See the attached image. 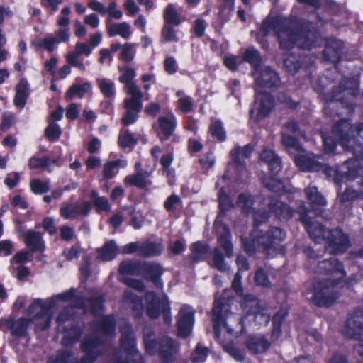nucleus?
I'll list each match as a JSON object with an SVG mask.
<instances>
[{
	"instance_id": "nucleus-1",
	"label": "nucleus",
	"mask_w": 363,
	"mask_h": 363,
	"mask_svg": "<svg viewBox=\"0 0 363 363\" xmlns=\"http://www.w3.org/2000/svg\"><path fill=\"white\" fill-rule=\"evenodd\" d=\"M253 203L250 195L242 194L238 197V206L245 213L253 215L255 227L250 233V240L241 237V241L244 250L247 253H253L257 250L265 252L269 255H273L282 251L280 247L285 238V233L279 228H272L266 233L263 234L259 230L257 225L264 223L269 218V213L266 211H255L250 208Z\"/></svg>"
},
{
	"instance_id": "nucleus-2",
	"label": "nucleus",
	"mask_w": 363,
	"mask_h": 363,
	"mask_svg": "<svg viewBox=\"0 0 363 363\" xmlns=\"http://www.w3.org/2000/svg\"><path fill=\"white\" fill-rule=\"evenodd\" d=\"M272 34L277 35L280 48L283 50H289L294 45L309 50L318 45L321 41L316 32L300 29L296 18H267L260 28L259 35Z\"/></svg>"
},
{
	"instance_id": "nucleus-3",
	"label": "nucleus",
	"mask_w": 363,
	"mask_h": 363,
	"mask_svg": "<svg viewBox=\"0 0 363 363\" xmlns=\"http://www.w3.org/2000/svg\"><path fill=\"white\" fill-rule=\"evenodd\" d=\"M228 292V290L224 291L222 298L216 296L212 309L214 333L224 350L235 360L242 361L244 359L243 352L228 342L243 333L244 319L230 312L229 301L226 299Z\"/></svg>"
},
{
	"instance_id": "nucleus-4",
	"label": "nucleus",
	"mask_w": 363,
	"mask_h": 363,
	"mask_svg": "<svg viewBox=\"0 0 363 363\" xmlns=\"http://www.w3.org/2000/svg\"><path fill=\"white\" fill-rule=\"evenodd\" d=\"M115 325V320L112 315L101 317L99 320L91 323L93 333L82 344L84 357L80 362L73 361L70 352L66 350L50 357L48 363H93L101 354V345L103 341L113 334Z\"/></svg>"
},
{
	"instance_id": "nucleus-5",
	"label": "nucleus",
	"mask_w": 363,
	"mask_h": 363,
	"mask_svg": "<svg viewBox=\"0 0 363 363\" xmlns=\"http://www.w3.org/2000/svg\"><path fill=\"white\" fill-rule=\"evenodd\" d=\"M342 149L352 155L342 166L347 169L345 177L354 179L363 173V122L353 125L349 119L342 118Z\"/></svg>"
},
{
	"instance_id": "nucleus-6",
	"label": "nucleus",
	"mask_w": 363,
	"mask_h": 363,
	"mask_svg": "<svg viewBox=\"0 0 363 363\" xmlns=\"http://www.w3.org/2000/svg\"><path fill=\"white\" fill-rule=\"evenodd\" d=\"M253 150V146L247 145L243 147H236L230 152L232 161L229 162L225 174L216 183V186L219 189L218 197L221 212L228 211L233 207L230 198L225 193L224 185L229 180L245 181L249 177V172L245 164V160L248 158Z\"/></svg>"
},
{
	"instance_id": "nucleus-7",
	"label": "nucleus",
	"mask_w": 363,
	"mask_h": 363,
	"mask_svg": "<svg viewBox=\"0 0 363 363\" xmlns=\"http://www.w3.org/2000/svg\"><path fill=\"white\" fill-rule=\"evenodd\" d=\"M282 143L289 153L294 155V162L301 170L304 172H322L328 180L333 182L337 185L340 184V177L338 170L319 162L313 154L305 152L296 138L284 133L282 134Z\"/></svg>"
},
{
	"instance_id": "nucleus-8",
	"label": "nucleus",
	"mask_w": 363,
	"mask_h": 363,
	"mask_svg": "<svg viewBox=\"0 0 363 363\" xmlns=\"http://www.w3.org/2000/svg\"><path fill=\"white\" fill-rule=\"evenodd\" d=\"M74 295L75 289H71L46 300H34L28 310V315L32 317L30 321L38 330L47 329L51 324L54 311L61 306V303L72 301Z\"/></svg>"
},
{
	"instance_id": "nucleus-9",
	"label": "nucleus",
	"mask_w": 363,
	"mask_h": 363,
	"mask_svg": "<svg viewBox=\"0 0 363 363\" xmlns=\"http://www.w3.org/2000/svg\"><path fill=\"white\" fill-rule=\"evenodd\" d=\"M122 74L120 77V81L125 84L127 94L130 95L125 101V108L126 113L122 118V123L124 125H129L135 123L138 118V113L142 109V97L143 94L140 89L131 81L135 77V70L128 67H124L121 69Z\"/></svg>"
},
{
	"instance_id": "nucleus-10",
	"label": "nucleus",
	"mask_w": 363,
	"mask_h": 363,
	"mask_svg": "<svg viewBox=\"0 0 363 363\" xmlns=\"http://www.w3.org/2000/svg\"><path fill=\"white\" fill-rule=\"evenodd\" d=\"M305 210L300 207V219L303 223L309 236L315 242L325 241V250L330 254H337L340 251V231L335 229L333 231H324L322 225L318 222H311Z\"/></svg>"
},
{
	"instance_id": "nucleus-11",
	"label": "nucleus",
	"mask_w": 363,
	"mask_h": 363,
	"mask_svg": "<svg viewBox=\"0 0 363 363\" xmlns=\"http://www.w3.org/2000/svg\"><path fill=\"white\" fill-rule=\"evenodd\" d=\"M305 210L300 207V219L303 223L309 236L315 242L325 241V250L330 254H337L340 251V231L335 229L333 231H324L322 225L318 222H311Z\"/></svg>"
},
{
	"instance_id": "nucleus-12",
	"label": "nucleus",
	"mask_w": 363,
	"mask_h": 363,
	"mask_svg": "<svg viewBox=\"0 0 363 363\" xmlns=\"http://www.w3.org/2000/svg\"><path fill=\"white\" fill-rule=\"evenodd\" d=\"M144 343L145 350L150 354H159L163 363H177V346L172 340L163 338L160 342L152 338L150 330L147 328L144 332Z\"/></svg>"
},
{
	"instance_id": "nucleus-13",
	"label": "nucleus",
	"mask_w": 363,
	"mask_h": 363,
	"mask_svg": "<svg viewBox=\"0 0 363 363\" xmlns=\"http://www.w3.org/2000/svg\"><path fill=\"white\" fill-rule=\"evenodd\" d=\"M262 161L268 164L272 174L270 177H261L263 184L270 191L277 193L285 191L283 183L275 176L281 169L280 158L272 150L265 149L259 155Z\"/></svg>"
},
{
	"instance_id": "nucleus-14",
	"label": "nucleus",
	"mask_w": 363,
	"mask_h": 363,
	"mask_svg": "<svg viewBox=\"0 0 363 363\" xmlns=\"http://www.w3.org/2000/svg\"><path fill=\"white\" fill-rule=\"evenodd\" d=\"M359 75L342 76V108H346L352 114L356 108V99L360 94Z\"/></svg>"
},
{
	"instance_id": "nucleus-15",
	"label": "nucleus",
	"mask_w": 363,
	"mask_h": 363,
	"mask_svg": "<svg viewBox=\"0 0 363 363\" xmlns=\"http://www.w3.org/2000/svg\"><path fill=\"white\" fill-rule=\"evenodd\" d=\"M338 281L324 280L318 283L314 287L313 301L323 307L331 306L339 297Z\"/></svg>"
},
{
	"instance_id": "nucleus-16",
	"label": "nucleus",
	"mask_w": 363,
	"mask_h": 363,
	"mask_svg": "<svg viewBox=\"0 0 363 363\" xmlns=\"http://www.w3.org/2000/svg\"><path fill=\"white\" fill-rule=\"evenodd\" d=\"M274 107V99L270 94L255 91V99L250 111V122L259 123L267 117Z\"/></svg>"
},
{
	"instance_id": "nucleus-17",
	"label": "nucleus",
	"mask_w": 363,
	"mask_h": 363,
	"mask_svg": "<svg viewBox=\"0 0 363 363\" xmlns=\"http://www.w3.org/2000/svg\"><path fill=\"white\" fill-rule=\"evenodd\" d=\"M145 301L147 303V314L150 318H157L160 311H162L164 321L167 324L171 323L170 306L166 294H162V300H159L154 293L147 292L145 294Z\"/></svg>"
},
{
	"instance_id": "nucleus-18",
	"label": "nucleus",
	"mask_w": 363,
	"mask_h": 363,
	"mask_svg": "<svg viewBox=\"0 0 363 363\" xmlns=\"http://www.w3.org/2000/svg\"><path fill=\"white\" fill-rule=\"evenodd\" d=\"M241 306L247 315H252L254 320L259 325H267L269 322L270 314L267 309L260 306L259 301L254 296H245Z\"/></svg>"
},
{
	"instance_id": "nucleus-19",
	"label": "nucleus",
	"mask_w": 363,
	"mask_h": 363,
	"mask_svg": "<svg viewBox=\"0 0 363 363\" xmlns=\"http://www.w3.org/2000/svg\"><path fill=\"white\" fill-rule=\"evenodd\" d=\"M121 331V350L125 353L126 357L130 359L133 363H142L143 357L136 349L135 338L130 324L128 322H124Z\"/></svg>"
},
{
	"instance_id": "nucleus-20",
	"label": "nucleus",
	"mask_w": 363,
	"mask_h": 363,
	"mask_svg": "<svg viewBox=\"0 0 363 363\" xmlns=\"http://www.w3.org/2000/svg\"><path fill=\"white\" fill-rule=\"evenodd\" d=\"M194 324V312L191 307L183 306L179 310L177 318L178 335L187 337L191 332Z\"/></svg>"
},
{
	"instance_id": "nucleus-21",
	"label": "nucleus",
	"mask_w": 363,
	"mask_h": 363,
	"mask_svg": "<svg viewBox=\"0 0 363 363\" xmlns=\"http://www.w3.org/2000/svg\"><path fill=\"white\" fill-rule=\"evenodd\" d=\"M253 76L256 85L259 87L277 86L280 83L279 75L269 67L261 69L256 68L253 71Z\"/></svg>"
},
{
	"instance_id": "nucleus-22",
	"label": "nucleus",
	"mask_w": 363,
	"mask_h": 363,
	"mask_svg": "<svg viewBox=\"0 0 363 363\" xmlns=\"http://www.w3.org/2000/svg\"><path fill=\"white\" fill-rule=\"evenodd\" d=\"M176 126L177 119L172 113L160 116L158 118L157 135L161 140H165L173 134Z\"/></svg>"
},
{
	"instance_id": "nucleus-23",
	"label": "nucleus",
	"mask_w": 363,
	"mask_h": 363,
	"mask_svg": "<svg viewBox=\"0 0 363 363\" xmlns=\"http://www.w3.org/2000/svg\"><path fill=\"white\" fill-rule=\"evenodd\" d=\"M91 205L84 202L81 205L66 204L61 207L60 215L65 219H74L79 216H86L91 210Z\"/></svg>"
},
{
	"instance_id": "nucleus-24",
	"label": "nucleus",
	"mask_w": 363,
	"mask_h": 363,
	"mask_svg": "<svg viewBox=\"0 0 363 363\" xmlns=\"http://www.w3.org/2000/svg\"><path fill=\"white\" fill-rule=\"evenodd\" d=\"M268 206L270 211L280 220H287L293 215L292 209L277 197H272Z\"/></svg>"
},
{
	"instance_id": "nucleus-25",
	"label": "nucleus",
	"mask_w": 363,
	"mask_h": 363,
	"mask_svg": "<svg viewBox=\"0 0 363 363\" xmlns=\"http://www.w3.org/2000/svg\"><path fill=\"white\" fill-rule=\"evenodd\" d=\"M162 269L160 264L156 263H143V274L151 280L157 287L162 288L163 283L160 281V277L162 274Z\"/></svg>"
},
{
	"instance_id": "nucleus-26",
	"label": "nucleus",
	"mask_w": 363,
	"mask_h": 363,
	"mask_svg": "<svg viewBox=\"0 0 363 363\" xmlns=\"http://www.w3.org/2000/svg\"><path fill=\"white\" fill-rule=\"evenodd\" d=\"M19 236L23 238L26 246L32 251H41L44 248L41 234L33 230L20 233Z\"/></svg>"
},
{
	"instance_id": "nucleus-27",
	"label": "nucleus",
	"mask_w": 363,
	"mask_h": 363,
	"mask_svg": "<svg viewBox=\"0 0 363 363\" xmlns=\"http://www.w3.org/2000/svg\"><path fill=\"white\" fill-rule=\"evenodd\" d=\"M106 30L110 37L119 35L123 39H128L133 33L131 26L127 22L107 23Z\"/></svg>"
},
{
	"instance_id": "nucleus-28",
	"label": "nucleus",
	"mask_w": 363,
	"mask_h": 363,
	"mask_svg": "<svg viewBox=\"0 0 363 363\" xmlns=\"http://www.w3.org/2000/svg\"><path fill=\"white\" fill-rule=\"evenodd\" d=\"M246 345L253 353H262L268 350L270 343L264 335H255L249 337Z\"/></svg>"
},
{
	"instance_id": "nucleus-29",
	"label": "nucleus",
	"mask_w": 363,
	"mask_h": 363,
	"mask_svg": "<svg viewBox=\"0 0 363 363\" xmlns=\"http://www.w3.org/2000/svg\"><path fill=\"white\" fill-rule=\"evenodd\" d=\"M28 95L29 89L28 82L22 79L16 87V96L13 99L15 106L23 108L25 106Z\"/></svg>"
},
{
	"instance_id": "nucleus-30",
	"label": "nucleus",
	"mask_w": 363,
	"mask_h": 363,
	"mask_svg": "<svg viewBox=\"0 0 363 363\" xmlns=\"http://www.w3.org/2000/svg\"><path fill=\"white\" fill-rule=\"evenodd\" d=\"M76 306L84 308V311H90L94 314H101L103 308L102 300L101 298H93L84 301L81 297L76 301Z\"/></svg>"
},
{
	"instance_id": "nucleus-31",
	"label": "nucleus",
	"mask_w": 363,
	"mask_h": 363,
	"mask_svg": "<svg viewBox=\"0 0 363 363\" xmlns=\"http://www.w3.org/2000/svg\"><path fill=\"white\" fill-rule=\"evenodd\" d=\"M215 227L217 230L219 228L223 229V234L219 235L218 242L219 245L225 252L227 256L230 257L233 255V245L230 242V234L229 229L225 226H219L218 219L215 222Z\"/></svg>"
},
{
	"instance_id": "nucleus-32",
	"label": "nucleus",
	"mask_w": 363,
	"mask_h": 363,
	"mask_svg": "<svg viewBox=\"0 0 363 363\" xmlns=\"http://www.w3.org/2000/svg\"><path fill=\"white\" fill-rule=\"evenodd\" d=\"M123 301L133 310L135 316H140L143 313V304L132 291H126L123 295Z\"/></svg>"
},
{
	"instance_id": "nucleus-33",
	"label": "nucleus",
	"mask_w": 363,
	"mask_h": 363,
	"mask_svg": "<svg viewBox=\"0 0 363 363\" xmlns=\"http://www.w3.org/2000/svg\"><path fill=\"white\" fill-rule=\"evenodd\" d=\"M150 174L147 172H138L135 175H129L125 178V183L130 185H134L138 187H145L148 185Z\"/></svg>"
},
{
	"instance_id": "nucleus-34",
	"label": "nucleus",
	"mask_w": 363,
	"mask_h": 363,
	"mask_svg": "<svg viewBox=\"0 0 363 363\" xmlns=\"http://www.w3.org/2000/svg\"><path fill=\"white\" fill-rule=\"evenodd\" d=\"M143 263L127 260L123 262L119 268V272L122 274L138 275L143 274Z\"/></svg>"
},
{
	"instance_id": "nucleus-35",
	"label": "nucleus",
	"mask_w": 363,
	"mask_h": 363,
	"mask_svg": "<svg viewBox=\"0 0 363 363\" xmlns=\"http://www.w3.org/2000/svg\"><path fill=\"white\" fill-rule=\"evenodd\" d=\"M331 134L332 136H329L325 134H322L321 135L323 142L324 150L328 154L334 152L337 147V142L339 141L340 138V133L337 130V128H336L335 130H333Z\"/></svg>"
},
{
	"instance_id": "nucleus-36",
	"label": "nucleus",
	"mask_w": 363,
	"mask_h": 363,
	"mask_svg": "<svg viewBox=\"0 0 363 363\" xmlns=\"http://www.w3.org/2000/svg\"><path fill=\"white\" fill-rule=\"evenodd\" d=\"M163 251V247L159 243L145 242L140 245L139 254L144 257L160 255Z\"/></svg>"
},
{
	"instance_id": "nucleus-37",
	"label": "nucleus",
	"mask_w": 363,
	"mask_h": 363,
	"mask_svg": "<svg viewBox=\"0 0 363 363\" xmlns=\"http://www.w3.org/2000/svg\"><path fill=\"white\" fill-rule=\"evenodd\" d=\"M59 159L51 160L47 157H38L33 156L29 160L28 165L31 169H41L50 172L51 163H57Z\"/></svg>"
},
{
	"instance_id": "nucleus-38",
	"label": "nucleus",
	"mask_w": 363,
	"mask_h": 363,
	"mask_svg": "<svg viewBox=\"0 0 363 363\" xmlns=\"http://www.w3.org/2000/svg\"><path fill=\"white\" fill-rule=\"evenodd\" d=\"M305 193L307 199L310 202L315 206H325L326 201L323 196L318 191V188L312 184H310L305 189Z\"/></svg>"
},
{
	"instance_id": "nucleus-39",
	"label": "nucleus",
	"mask_w": 363,
	"mask_h": 363,
	"mask_svg": "<svg viewBox=\"0 0 363 363\" xmlns=\"http://www.w3.org/2000/svg\"><path fill=\"white\" fill-rule=\"evenodd\" d=\"M346 326L348 330H351L349 335L352 337H356L363 333V322L359 317H349L346 321Z\"/></svg>"
},
{
	"instance_id": "nucleus-40",
	"label": "nucleus",
	"mask_w": 363,
	"mask_h": 363,
	"mask_svg": "<svg viewBox=\"0 0 363 363\" xmlns=\"http://www.w3.org/2000/svg\"><path fill=\"white\" fill-rule=\"evenodd\" d=\"M58 43L52 35H48L44 39L36 38L32 42V45L35 48H44L49 52H52L57 47Z\"/></svg>"
},
{
	"instance_id": "nucleus-41",
	"label": "nucleus",
	"mask_w": 363,
	"mask_h": 363,
	"mask_svg": "<svg viewBox=\"0 0 363 363\" xmlns=\"http://www.w3.org/2000/svg\"><path fill=\"white\" fill-rule=\"evenodd\" d=\"M117 254V246L114 241L107 242L104 247L99 250V257L104 261L113 259Z\"/></svg>"
},
{
	"instance_id": "nucleus-42",
	"label": "nucleus",
	"mask_w": 363,
	"mask_h": 363,
	"mask_svg": "<svg viewBox=\"0 0 363 363\" xmlns=\"http://www.w3.org/2000/svg\"><path fill=\"white\" fill-rule=\"evenodd\" d=\"M96 83L101 92L107 98H112L115 95V84L107 78H98Z\"/></svg>"
},
{
	"instance_id": "nucleus-43",
	"label": "nucleus",
	"mask_w": 363,
	"mask_h": 363,
	"mask_svg": "<svg viewBox=\"0 0 363 363\" xmlns=\"http://www.w3.org/2000/svg\"><path fill=\"white\" fill-rule=\"evenodd\" d=\"M30 322L27 318H19L14 322L7 320L6 323L11 326L12 334L20 337L26 334Z\"/></svg>"
},
{
	"instance_id": "nucleus-44",
	"label": "nucleus",
	"mask_w": 363,
	"mask_h": 363,
	"mask_svg": "<svg viewBox=\"0 0 363 363\" xmlns=\"http://www.w3.org/2000/svg\"><path fill=\"white\" fill-rule=\"evenodd\" d=\"M91 89V84L89 82L73 84L67 91V97L72 99L74 96L82 98Z\"/></svg>"
},
{
	"instance_id": "nucleus-45",
	"label": "nucleus",
	"mask_w": 363,
	"mask_h": 363,
	"mask_svg": "<svg viewBox=\"0 0 363 363\" xmlns=\"http://www.w3.org/2000/svg\"><path fill=\"white\" fill-rule=\"evenodd\" d=\"M127 165V162L123 159L107 162L104 166V174L106 177L111 178L115 176L120 168H124Z\"/></svg>"
},
{
	"instance_id": "nucleus-46",
	"label": "nucleus",
	"mask_w": 363,
	"mask_h": 363,
	"mask_svg": "<svg viewBox=\"0 0 363 363\" xmlns=\"http://www.w3.org/2000/svg\"><path fill=\"white\" fill-rule=\"evenodd\" d=\"M208 251V248L206 244L197 242L191 246V257L194 261H200L206 257Z\"/></svg>"
},
{
	"instance_id": "nucleus-47",
	"label": "nucleus",
	"mask_w": 363,
	"mask_h": 363,
	"mask_svg": "<svg viewBox=\"0 0 363 363\" xmlns=\"http://www.w3.org/2000/svg\"><path fill=\"white\" fill-rule=\"evenodd\" d=\"M79 54H77L75 50L73 52L67 53L65 56V60L69 65L77 67L80 71L84 72L86 70V65H89L90 62L89 61L84 62L83 61L79 60Z\"/></svg>"
},
{
	"instance_id": "nucleus-48",
	"label": "nucleus",
	"mask_w": 363,
	"mask_h": 363,
	"mask_svg": "<svg viewBox=\"0 0 363 363\" xmlns=\"http://www.w3.org/2000/svg\"><path fill=\"white\" fill-rule=\"evenodd\" d=\"M81 333L80 328L77 326L65 330L62 337L63 345H69L77 342L81 335Z\"/></svg>"
},
{
	"instance_id": "nucleus-49",
	"label": "nucleus",
	"mask_w": 363,
	"mask_h": 363,
	"mask_svg": "<svg viewBox=\"0 0 363 363\" xmlns=\"http://www.w3.org/2000/svg\"><path fill=\"white\" fill-rule=\"evenodd\" d=\"M177 96L179 97L177 101V107L179 110L184 113L191 111L193 107L192 99L186 96L181 91L177 92Z\"/></svg>"
},
{
	"instance_id": "nucleus-50",
	"label": "nucleus",
	"mask_w": 363,
	"mask_h": 363,
	"mask_svg": "<svg viewBox=\"0 0 363 363\" xmlns=\"http://www.w3.org/2000/svg\"><path fill=\"white\" fill-rule=\"evenodd\" d=\"M284 66L287 72L294 74L300 68L301 64L297 57L292 54H286L284 57Z\"/></svg>"
},
{
	"instance_id": "nucleus-51",
	"label": "nucleus",
	"mask_w": 363,
	"mask_h": 363,
	"mask_svg": "<svg viewBox=\"0 0 363 363\" xmlns=\"http://www.w3.org/2000/svg\"><path fill=\"white\" fill-rule=\"evenodd\" d=\"M164 18L165 24L178 26L181 23L179 16L171 4L167 7L164 14Z\"/></svg>"
},
{
	"instance_id": "nucleus-52",
	"label": "nucleus",
	"mask_w": 363,
	"mask_h": 363,
	"mask_svg": "<svg viewBox=\"0 0 363 363\" xmlns=\"http://www.w3.org/2000/svg\"><path fill=\"white\" fill-rule=\"evenodd\" d=\"M91 200L94 201L96 207L99 211H108L111 209L108 201L104 197L98 196V194L95 191H91Z\"/></svg>"
},
{
	"instance_id": "nucleus-53",
	"label": "nucleus",
	"mask_w": 363,
	"mask_h": 363,
	"mask_svg": "<svg viewBox=\"0 0 363 363\" xmlns=\"http://www.w3.org/2000/svg\"><path fill=\"white\" fill-rule=\"evenodd\" d=\"M286 315V311H279L278 312L273 318V323H274V329L272 333V337L274 340H277L279 338V337L281 335V320Z\"/></svg>"
},
{
	"instance_id": "nucleus-54",
	"label": "nucleus",
	"mask_w": 363,
	"mask_h": 363,
	"mask_svg": "<svg viewBox=\"0 0 363 363\" xmlns=\"http://www.w3.org/2000/svg\"><path fill=\"white\" fill-rule=\"evenodd\" d=\"M31 191L36 194H42L49 189V184L47 182H43L38 179H33L30 182Z\"/></svg>"
},
{
	"instance_id": "nucleus-55",
	"label": "nucleus",
	"mask_w": 363,
	"mask_h": 363,
	"mask_svg": "<svg viewBox=\"0 0 363 363\" xmlns=\"http://www.w3.org/2000/svg\"><path fill=\"white\" fill-rule=\"evenodd\" d=\"M244 60L248 62L254 67V70L258 68L257 66L260 62V57L257 50L253 48L247 49L244 54Z\"/></svg>"
},
{
	"instance_id": "nucleus-56",
	"label": "nucleus",
	"mask_w": 363,
	"mask_h": 363,
	"mask_svg": "<svg viewBox=\"0 0 363 363\" xmlns=\"http://www.w3.org/2000/svg\"><path fill=\"white\" fill-rule=\"evenodd\" d=\"M358 199H363L359 191L347 188L342 192V206L347 201L352 202Z\"/></svg>"
},
{
	"instance_id": "nucleus-57",
	"label": "nucleus",
	"mask_w": 363,
	"mask_h": 363,
	"mask_svg": "<svg viewBox=\"0 0 363 363\" xmlns=\"http://www.w3.org/2000/svg\"><path fill=\"white\" fill-rule=\"evenodd\" d=\"M210 132L218 140L223 141L226 138L225 131L223 130L222 123L220 121L214 122L210 127Z\"/></svg>"
},
{
	"instance_id": "nucleus-58",
	"label": "nucleus",
	"mask_w": 363,
	"mask_h": 363,
	"mask_svg": "<svg viewBox=\"0 0 363 363\" xmlns=\"http://www.w3.org/2000/svg\"><path fill=\"white\" fill-rule=\"evenodd\" d=\"M45 133L48 138L50 140L53 141L60 138L61 135V130L57 123L50 122L48 126L45 130Z\"/></svg>"
},
{
	"instance_id": "nucleus-59",
	"label": "nucleus",
	"mask_w": 363,
	"mask_h": 363,
	"mask_svg": "<svg viewBox=\"0 0 363 363\" xmlns=\"http://www.w3.org/2000/svg\"><path fill=\"white\" fill-rule=\"evenodd\" d=\"M162 38L167 42H177L179 40L176 30L171 25L167 24H165L162 29Z\"/></svg>"
},
{
	"instance_id": "nucleus-60",
	"label": "nucleus",
	"mask_w": 363,
	"mask_h": 363,
	"mask_svg": "<svg viewBox=\"0 0 363 363\" xmlns=\"http://www.w3.org/2000/svg\"><path fill=\"white\" fill-rule=\"evenodd\" d=\"M118 143L121 147H128L135 144V140L130 132L122 130L119 135Z\"/></svg>"
},
{
	"instance_id": "nucleus-61",
	"label": "nucleus",
	"mask_w": 363,
	"mask_h": 363,
	"mask_svg": "<svg viewBox=\"0 0 363 363\" xmlns=\"http://www.w3.org/2000/svg\"><path fill=\"white\" fill-rule=\"evenodd\" d=\"M207 356V347H202L200 344H198L195 350L194 355L192 358V362L203 363L206 360Z\"/></svg>"
},
{
	"instance_id": "nucleus-62",
	"label": "nucleus",
	"mask_w": 363,
	"mask_h": 363,
	"mask_svg": "<svg viewBox=\"0 0 363 363\" xmlns=\"http://www.w3.org/2000/svg\"><path fill=\"white\" fill-rule=\"evenodd\" d=\"M182 204L181 198L175 194L169 196L164 201V206L167 211H174Z\"/></svg>"
},
{
	"instance_id": "nucleus-63",
	"label": "nucleus",
	"mask_w": 363,
	"mask_h": 363,
	"mask_svg": "<svg viewBox=\"0 0 363 363\" xmlns=\"http://www.w3.org/2000/svg\"><path fill=\"white\" fill-rule=\"evenodd\" d=\"M53 38H55L56 42L59 44L61 43H67L69 41L70 38V29L69 28H61L57 30L54 35H52Z\"/></svg>"
},
{
	"instance_id": "nucleus-64",
	"label": "nucleus",
	"mask_w": 363,
	"mask_h": 363,
	"mask_svg": "<svg viewBox=\"0 0 363 363\" xmlns=\"http://www.w3.org/2000/svg\"><path fill=\"white\" fill-rule=\"evenodd\" d=\"M213 267L220 272H227L229 267L224 261L223 255L217 250L213 254Z\"/></svg>"
}]
</instances>
